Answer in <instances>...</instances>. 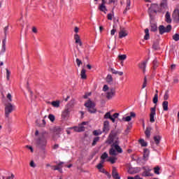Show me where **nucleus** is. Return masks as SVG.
<instances>
[{
  "label": "nucleus",
  "instance_id": "obj_1",
  "mask_svg": "<svg viewBox=\"0 0 179 179\" xmlns=\"http://www.w3.org/2000/svg\"><path fill=\"white\" fill-rule=\"evenodd\" d=\"M109 143H113V148L117 153H122V148L120 147V141L118 140V131L112 130L109 134Z\"/></svg>",
  "mask_w": 179,
  "mask_h": 179
},
{
  "label": "nucleus",
  "instance_id": "obj_2",
  "mask_svg": "<svg viewBox=\"0 0 179 179\" xmlns=\"http://www.w3.org/2000/svg\"><path fill=\"white\" fill-rule=\"evenodd\" d=\"M45 131L41 133L39 137L36 141V148H38V149H41V150H44L45 149V146H47V138H45Z\"/></svg>",
  "mask_w": 179,
  "mask_h": 179
},
{
  "label": "nucleus",
  "instance_id": "obj_3",
  "mask_svg": "<svg viewBox=\"0 0 179 179\" xmlns=\"http://www.w3.org/2000/svg\"><path fill=\"white\" fill-rule=\"evenodd\" d=\"M16 110V106L12 104L11 103H8L5 106V116L6 118H9V115H10L11 113H13Z\"/></svg>",
  "mask_w": 179,
  "mask_h": 179
},
{
  "label": "nucleus",
  "instance_id": "obj_4",
  "mask_svg": "<svg viewBox=\"0 0 179 179\" xmlns=\"http://www.w3.org/2000/svg\"><path fill=\"white\" fill-rule=\"evenodd\" d=\"M85 107H87V110L89 113L91 114H94L96 113V104H94V102L92 101L90 99H89L85 103Z\"/></svg>",
  "mask_w": 179,
  "mask_h": 179
},
{
  "label": "nucleus",
  "instance_id": "obj_5",
  "mask_svg": "<svg viewBox=\"0 0 179 179\" xmlns=\"http://www.w3.org/2000/svg\"><path fill=\"white\" fill-rule=\"evenodd\" d=\"M159 34H164V33H170L171 31V25L169 24L166 27L159 25Z\"/></svg>",
  "mask_w": 179,
  "mask_h": 179
},
{
  "label": "nucleus",
  "instance_id": "obj_6",
  "mask_svg": "<svg viewBox=\"0 0 179 179\" xmlns=\"http://www.w3.org/2000/svg\"><path fill=\"white\" fill-rule=\"evenodd\" d=\"M172 17L173 19V22L176 23H178L179 22V9L176 8L173 10L172 13Z\"/></svg>",
  "mask_w": 179,
  "mask_h": 179
},
{
  "label": "nucleus",
  "instance_id": "obj_7",
  "mask_svg": "<svg viewBox=\"0 0 179 179\" xmlns=\"http://www.w3.org/2000/svg\"><path fill=\"white\" fill-rule=\"evenodd\" d=\"M155 115H156V105L150 108V122H155Z\"/></svg>",
  "mask_w": 179,
  "mask_h": 179
},
{
  "label": "nucleus",
  "instance_id": "obj_8",
  "mask_svg": "<svg viewBox=\"0 0 179 179\" xmlns=\"http://www.w3.org/2000/svg\"><path fill=\"white\" fill-rule=\"evenodd\" d=\"M115 96V89L110 88V90L106 93V99L111 100L113 97Z\"/></svg>",
  "mask_w": 179,
  "mask_h": 179
},
{
  "label": "nucleus",
  "instance_id": "obj_9",
  "mask_svg": "<svg viewBox=\"0 0 179 179\" xmlns=\"http://www.w3.org/2000/svg\"><path fill=\"white\" fill-rule=\"evenodd\" d=\"M71 110L69 108L64 109V110L62 113V118L63 120H66V118H69Z\"/></svg>",
  "mask_w": 179,
  "mask_h": 179
},
{
  "label": "nucleus",
  "instance_id": "obj_10",
  "mask_svg": "<svg viewBox=\"0 0 179 179\" xmlns=\"http://www.w3.org/2000/svg\"><path fill=\"white\" fill-rule=\"evenodd\" d=\"M128 36V31L125 30V28L120 27V31H119V38H124Z\"/></svg>",
  "mask_w": 179,
  "mask_h": 179
},
{
  "label": "nucleus",
  "instance_id": "obj_11",
  "mask_svg": "<svg viewBox=\"0 0 179 179\" xmlns=\"http://www.w3.org/2000/svg\"><path fill=\"white\" fill-rule=\"evenodd\" d=\"M62 164H64V162H60L57 166H52L51 169L52 170H57L59 173H62Z\"/></svg>",
  "mask_w": 179,
  "mask_h": 179
},
{
  "label": "nucleus",
  "instance_id": "obj_12",
  "mask_svg": "<svg viewBox=\"0 0 179 179\" xmlns=\"http://www.w3.org/2000/svg\"><path fill=\"white\" fill-rule=\"evenodd\" d=\"M147 64H148V60H145L144 62H141L140 64H138V68L143 70V73H145V71H146Z\"/></svg>",
  "mask_w": 179,
  "mask_h": 179
},
{
  "label": "nucleus",
  "instance_id": "obj_13",
  "mask_svg": "<svg viewBox=\"0 0 179 179\" xmlns=\"http://www.w3.org/2000/svg\"><path fill=\"white\" fill-rule=\"evenodd\" d=\"M150 171H152V169L149 168H144V171L143 173V177H152L153 174H152Z\"/></svg>",
  "mask_w": 179,
  "mask_h": 179
},
{
  "label": "nucleus",
  "instance_id": "obj_14",
  "mask_svg": "<svg viewBox=\"0 0 179 179\" xmlns=\"http://www.w3.org/2000/svg\"><path fill=\"white\" fill-rule=\"evenodd\" d=\"M112 177L115 179H120L121 177H120V175L118 174V172H117V168L113 167L112 170Z\"/></svg>",
  "mask_w": 179,
  "mask_h": 179
},
{
  "label": "nucleus",
  "instance_id": "obj_15",
  "mask_svg": "<svg viewBox=\"0 0 179 179\" xmlns=\"http://www.w3.org/2000/svg\"><path fill=\"white\" fill-rule=\"evenodd\" d=\"M103 131L106 133L110 131V122L107 120L103 122Z\"/></svg>",
  "mask_w": 179,
  "mask_h": 179
},
{
  "label": "nucleus",
  "instance_id": "obj_16",
  "mask_svg": "<svg viewBox=\"0 0 179 179\" xmlns=\"http://www.w3.org/2000/svg\"><path fill=\"white\" fill-rule=\"evenodd\" d=\"M165 22H166V23H171V14L169 11L166 13Z\"/></svg>",
  "mask_w": 179,
  "mask_h": 179
},
{
  "label": "nucleus",
  "instance_id": "obj_17",
  "mask_svg": "<svg viewBox=\"0 0 179 179\" xmlns=\"http://www.w3.org/2000/svg\"><path fill=\"white\" fill-rule=\"evenodd\" d=\"M74 39L76 40V43L79 44V46L82 47L83 43H82V41H80V37L79 36V35H78V34H76L74 35Z\"/></svg>",
  "mask_w": 179,
  "mask_h": 179
},
{
  "label": "nucleus",
  "instance_id": "obj_18",
  "mask_svg": "<svg viewBox=\"0 0 179 179\" xmlns=\"http://www.w3.org/2000/svg\"><path fill=\"white\" fill-rule=\"evenodd\" d=\"M109 155H110V156H117V155L115 148H114V147H113V144L111 145V148L109 150Z\"/></svg>",
  "mask_w": 179,
  "mask_h": 179
},
{
  "label": "nucleus",
  "instance_id": "obj_19",
  "mask_svg": "<svg viewBox=\"0 0 179 179\" xmlns=\"http://www.w3.org/2000/svg\"><path fill=\"white\" fill-rule=\"evenodd\" d=\"M162 108L164 111H169V101H164L162 103Z\"/></svg>",
  "mask_w": 179,
  "mask_h": 179
},
{
  "label": "nucleus",
  "instance_id": "obj_20",
  "mask_svg": "<svg viewBox=\"0 0 179 179\" xmlns=\"http://www.w3.org/2000/svg\"><path fill=\"white\" fill-rule=\"evenodd\" d=\"M149 157V150L148 148H145L143 151V159L144 160H148Z\"/></svg>",
  "mask_w": 179,
  "mask_h": 179
},
{
  "label": "nucleus",
  "instance_id": "obj_21",
  "mask_svg": "<svg viewBox=\"0 0 179 179\" xmlns=\"http://www.w3.org/2000/svg\"><path fill=\"white\" fill-rule=\"evenodd\" d=\"M154 141L155 142V145H159L162 141V137L159 135L155 136Z\"/></svg>",
  "mask_w": 179,
  "mask_h": 179
},
{
  "label": "nucleus",
  "instance_id": "obj_22",
  "mask_svg": "<svg viewBox=\"0 0 179 179\" xmlns=\"http://www.w3.org/2000/svg\"><path fill=\"white\" fill-rule=\"evenodd\" d=\"M129 9H131V0H127V6L123 13H127V11L129 10Z\"/></svg>",
  "mask_w": 179,
  "mask_h": 179
},
{
  "label": "nucleus",
  "instance_id": "obj_23",
  "mask_svg": "<svg viewBox=\"0 0 179 179\" xmlns=\"http://www.w3.org/2000/svg\"><path fill=\"white\" fill-rule=\"evenodd\" d=\"M150 131H152V127H148L146 128V130L145 131V134L147 138H150Z\"/></svg>",
  "mask_w": 179,
  "mask_h": 179
},
{
  "label": "nucleus",
  "instance_id": "obj_24",
  "mask_svg": "<svg viewBox=\"0 0 179 179\" xmlns=\"http://www.w3.org/2000/svg\"><path fill=\"white\" fill-rule=\"evenodd\" d=\"M99 9L101 10V12H103L104 13H106V12H107V7H106V5L104 4H101Z\"/></svg>",
  "mask_w": 179,
  "mask_h": 179
},
{
  "label": "nucleus",
  "instance_id": "obj_25",
  "mask_svg": "<svg viewBox=\"0 0 179 179\" xmlns=\"http://www.w3.org/2000/svg\"><path fill=\"white\" fill-rule=\"evenodd\" d=\"M81 79H86L87 76H86V70L83 69L80 72Z\"/></svg>",
  "mask_w": 179,
  "mask_h": 179
},
{
  "label": "nucleus",
  "instance_id": "obj_26",
  "mask_svg": "<svg viewBox=\"0 0 179 179\" xmlns=\"http://www.w3.org/2000/svg\"><path fill=\"white\" fill-rule=\"evenodd\" d=\"M160 6L162 9H166L167 8V0H162Z\"/></svg>",
  "mask_w": 179,
  "mask_h": 179
},
{
  "label": "nucleus",
  "instance_id": "obj_27",
  "mask_svg": "<svg viewBox=\"0 0 179 179\" xmlns=\"http://www.w3.org/2000/svg\"><path fill=\"white\" fill-rule=\"evenodd\" d=\"M117 159L115 157H109L108 159H107V162H110L111 164H114V163H115V161Z\"/></svg>",
  "mask_w": 179,
  "mask_h": 179
},
{
  "label": "nucleus",
  "instance_id": "obj_28",
  "mask_svg": "<svg viewBox=\"0 0 179 179\" xmlns=\"http://www.w3.org/2000/svg\"><path fill=\"white\" fill-rule=\"evenodd\" d=\"M145 36H144V39L145 40H149V38H150V35L149 34V29H145Z\"/></svg>",
  "mask_w": 179,
  "mask_h": 179
},
{
  "label": "nucleus",
  "instance_id": "obj_29",
  "mask_svg": "<svg viewBox=\"0 0 179 179\" xmlns=\"http://www.w3.org/2000/svg\"><path fill=\"white\" fill-rule=\"evenodd\" d=\"M2 51L3 52L6 51V39H3L2 41Z\"/></svg>",
  "mask_w": 179,
  "mask_h": 179
},
{
  "label": "nucleus",
  "instance_id": "obj_30",
  "mask_svg": "<svg viewBox=\"0 0 179 179\" xmlns=\"http://www.w3.org/2000/svg\"><path fill=\"white\" fill-rule=\"evenodd\" d=\"M99 141H100V137H95L92 141V146H96Z\"/></svg>",
  "mask_w": 179,
  "mask_h": 179
},
{
  "label": "nucleus",
  "instance_id": "obj_31",
  "mask_svg": "<svg viewBox=\"0 0 179 179\" xmlns=\"http://www.w3.org/2000/svg\"><path fill=\"white\" fill-rule=\"evenodd\" d=\"M154 104H157V101H159V94H155L152 100Z\"/></svg>",
  "mask_w": 179,
  "mask_h": 179
},
{
  "label": "nucleus",
  "instance_id": "obj_32",
  "mask_svg": "<svg viewBox=\"0 0 179 179\" xmlns=\"http://www.w3.org/2000/svg\"><path fill=\"white\" fill-rule=\"evenodd\" d=\"M106 82L108 83H113V76L110 74H108L106 77Z\"/></svg>",
  "mask_w": 179,
  "mask_h": 179
},
{
  "label": "nucleus",
  "instance_id": "obj_33",
  "mask_svg": "<svg viewBox=\"0 0 179 179\" xmlns=\"http://www.w3.org/2000/svg\"><path fill=\"white\" fill-rule=\"evenodd\" d=\"M151 31H157V25L156 24H151Z\"/></svg>",
  "mask_w": 179,
  "mask_h": 179
},
{
  "label": "nucleus",
  "instance_id": "obj_34",
  "mask_svg": "<svg viewBox=\"0 0 179 179\" xmlns=\"http://www.w3.org/2000/svg\"><path fill=\"white\" fill-rule=\"evenodd\" d=\"M120 61H125L127 59V55H118Z\"/></svg>",
  "mask_w": 179,
  "mask_h": 179
},
{
  "label": "nucleus",
  "instance_id": "obj_35",
  "mask_svg": "<svg viewBox=\"0 0 179 179\" xmlns=\"http://www.w3.org/2000/svg\"><path fill=\"white\" fill-rule=\"evenodd\" d=\"M153 68L154 69H156L157 66H159V63L157 62V59H155L152 62Z\"/></svg>",
  "mask_w": 179,
  "mask_h": 179
},
{
  "label": "nucleus",
  "instance_id": "obj_36",
  "mask_svg": "<svg viewBox=\"0 0 179 179\" xmlns=\"http://www.w3.org/2000/svg\"><path fill=\"white\" fill-rule=\"evenodd\" d=\"M52 106H53V107H59V101H53L52 102Z\"/></svg>",
  "mask_w": 179,
  "mask_h": 179
},
{
  "label": "nucleus",
  "instance_id": "obj_37",
  "mask_svg": "<svg viewBox=\"0 0 179 179\" xmlns=\"http://www.w3.org/2000/svg\"><path fill=\"white\" fill-rule=\"evenodd\" d=\"M139 143L141 145V146H143V147L148 146V143L146 142H145V140H143V139H140Z\"/></svg>",
  "mask_w": 179,
  "mask_h": 179
},
{
  "label": "nucleus",
  "instance_id": "obj_38",
  "mask_svg": "<svg viewBox=\"0 0 179 179\" xmlns=\"http://www.w3.org/2000/svg\"><path fill=\"white\" fill-rule=\"evenodd\" d=\"M107 157H108V154H107V152H103L102 154V155L101 156V160H106V159H107Z\"/></svg>",
  "mask_w": 179,
  "mask_h": 179
},
{
  "label": "nucleus",
  "instance_id": "obj_39",
  "mask_svg": "<svg viewBox=\"0 0 179 179\" xmlns=\"http://www.w3.org/2000/svg\"><path fill=\"white\" fill-rule=\"evenodd\" d=\"M55 132H56V134H61V132H62V128H61L60 127H57L55 129Z\"/></svg>",
  "mask_w": 179,
  "mask_h": 179
},
{
  "label": "nucleus",
  "instance_id": "obj_40",
  "mask_svg": "<svg viewBox=\"0 0 179 179\" xmlns=\"http://www.w3.org/2000/svg\"><path fill=\"white\" fill-rule=\"evenodd\" d=\"M169 90H167L165 91V94L164 95V100H169Z\"/></svg>",
  "mask_w": 179,
  "mask_h": 179
},
{
  "label": "nucleus",
  "instance_id": "obj_41",
  "mask_svg": "<svg viewBox=\"0 0 179 179\" xmlns=\"http://www.w3.org/2000/svg\"><path fill=\"white\" fill-rule=\"evenodd\" d=\"M104 118L106 119V120H110V118H111V113H110V112H107L106 114H105V115H104Z\"/></svg>",
  "mask_w": 179,
  "mask_h": 179
},
{
  "label": "nucleus",
  "instance_id": "obj_42",
  "mask_svg": "<svg viewBox=\"0 0 179 179\" xmlns=\"http://www.w3.org/2000/svg\"><path fill=\"white\" fill-rule=\"evenodd\" d=\"M93 135H94V136H99V135H101V131L99 130H94L93 131Z\"/></svg>",
  "mask_w": 179,
  "mask_h": 179
},
{
  "label": "nucleus",
  "instance_id": "obj_43",
  "mask_svg": "<svg viewBox=\"0 0 179 179\" xmlns=\"http://www.w3.org/2000/svg\"><path fill=\"white\" fill-rule=\"evenodd\" d=\"M159 171H160V168L159 166H156L155 168H154V173L155 174H157V175L160 174V172Z\"/></svg>",
  "mask_w": 179,
  "mask_h": 179
},
{
  "label": "nucleus",
  "instance_id": "obj_44",
  "mask_svg": "<svg viewBox=\"0 0 179 179\" xmlns=\"http://www.w3.org/2000/svg\"><path fill=\"white\" fill-rule=\"evenodd\" d=\"M48 118L52 122H54V121H55V116H54V115L52 114H50Z\"/></svg>",
  "mask_w": 179,
  "mask_h": 179
},
{
  "label": "nucleus",
  "instance_id": "obj_45",
  "mask_svg": "<svg viewBox=\"0 0 179 179\" xmlns=\"http://www.w3.org/2000/svg\"><path fill=\"white\" fill-rule=\"evenodd\" d=\"M173 39L174 40V41H179V34H175L173 36Z\"/></svg>",
  "mask_w": 179,
  "mask_h": 179
},
{
  "label": "nucleus",
  "instance_id": "obj_46",
  "mask_svg": "<svg viewBox=\"0 0 179 179\" xmlns=\"http://www.w3.org/2000/svg\"><path fill=\"white\" fill-rule=\"evenodd\" d=\"M148 85V79L146 78V77L144 78V81L143 83V87L142 89H145V87H146V85Z\"/></svg>",
  "mask_w": 179,
  "mask_h": 179
},
{
  "label": "nucleus",
  "instance_id": "obj_47",
  "mask_svg": "<svg viewBox=\"0 0 179 179\" xmlns=\"http://www.w3.org/2000/svg\"><path fill=\"white\" fill-rule=\"evenodd\" d=\"M122 120L126 122H129V121H131L132 119L131 118V116H127L126 117H123Z\"/></svg>",
  "mask_w": 179,
  "mask_h": 179
},
{
  "label": "nucleus",
  "instance_id": "obj_48",
  "mask_svg": "<svg viewBox=\"0 0 179 179\" xmlns=\"http://www.w3.org/2000/svg\"><path fill=\"white\" fill-rule=\"evenodd\" d=\"M6 79L9 80V77L10 76V71L8 69H6Z\"/></svg>",
  "mask_w": 179,
  "mask_h": 179
},
{
  "label": "nucleus",
  "instance_id": "obj_49",
  "mask_svg": "<svg viewBox=\"0 0 179 179\" xmlns=\"http://www.w3.org/2000/svg\"><path fill=\"white\" fill-rule=\"evenodd\" d=\"M76 62L78 66H80V65H82V61L78 58L76 59Z\"/></svg>",
  "mask_w": 179,
  "mask_h": 179
},
{
  "label": "nucleus",
  "instance_id": "obj_50",
  "mask_svg": "<svg viewBox=\"0 0 179 179\" xmlns=\"http://www.w3.org/2000/svg\"><path fill=\"white\" fill-rule=\"evenodd\" d=\"M6 97H7L8 101H10V102L12 101V94H10V93H8V94H7V96H6Z\"/></svg>",
  "mask_w": 179,
  "mask_h": 179
},
{
  "label": "nucleus",
  "instance_id": "obj_51",
  "mask_svg": "<svg viewBox=\"0 0 179 179\" xmlns=\"http://www.w3.org/2000/svg\"><path fill=\"white\" fill-rule=\"evenodd\" d=\"M78 128H79L80 132H83V131H85V127L82 124H80L78 126Z\"/></svg>",
  "mask_w": 179,
  "mask_h": 179
},
{
  "label": "nucleus",
  "instance_id": "obj_52",
  "mask_svg": "<svg viewBox=\"0 0 179 179\" xmlns=\"http://www.w3.org/2000/svg\"><path fill=\"white\" fill-rule=\"evenodd\" d=\"M110 72H112L114 75H117V73H118V71L114 69H110Z\"/></svg>",
  "mask_w": 179,
  "mask_h": 179
},
{
  "label": "nucleus",
  "instance_id": "obj_53",
  "mask_svg": "<svg viewBox=\"0 0 179 179\" xmlns=\"http://www.w3.org/2000/svg\"><path fill=\"white\" fill-rule=\"evenodd\" d=\"M152 48H154V50H159V45L157 43H154L152 45Z\"/></svg>",
  "mask_w": 179,
  "mask_h": 179
},
{
  "label": "nucleus",
  "instance_id": "obj_54",
  "mask_svg": "<svg viewBox=\"0 0 179 179\" xmlns=\"http://www.w3.org/2000/svg\"><path fill=\"white\" fill-rule=\"evenodd\" d=\"M119 115H120V113H114V114L112 115V117H113V118H115H115H118Z\"/></svg>",
  "mask_w": 179,
  "mask_h": 179
},
{
  "label": "nucleus",
  "instance_id": "obj_55",
  "mask_svg": "<svg viewBox=\"0 0 179 179\" xmlns=\"http://www.w3.org/2000/svg\"><path fill=\"white\" fill-rule=\"evenodd\" d=\"M157 7V3H152L151 4V6L149 8V10H150V9H153V8H156Z\"/></svg>",
  "mask_w": 179,
  "mask_h": 179
},
{
  "label": "nucleus",
  "instance_id": "obj_56",
  "mask_svg": "<svg viewBox=\"0 0 179 179\" xmlns=\"http://www.w3.org/2000/svg\"><path fill=\"white\" fill-rule=\"evenodd\" d=\"M107 90H108V85H105L103 87V92H107Z\"/></svg>",
  "mask_w": 179,
  "mask_h": 179
},
{
  "label": "nucleus",
  "instance_id": "obj_57",
  "mask_svg": "<svg viewBox=\"0 0 179 179\" xmlns=\"http://www.w3.org/2000/svg\"><path fill=\"white\" fill-rule=\"evenodd\" d=\"M130 117H131V119H132V117L135 118V117H136V114H135V113H134V112H131L130 113Z\"/></svg>",
  "mask_w": 179,
  "mask_h": 179
},
{
  "label": "nucleus",
  "instance_id": "obj_58",
  "mask_svg": "<svg viewBox=\"0 0 179 179\" xmlns=\"http://www.w3.org/2000/svg\"><path fill=\"white\" fill-rule=\"evenodd\" d=\"M73 129L76 132H80V129H79V127H74Z\"/></svg>",
  "mask_w": 179,
  "mask_h": 179
},
{
  "label": "nucleus",
  "instance_id": "obj_59",
  "mask_svg": "<svg viewBox=\"0 0 179 179\" xmlns=\"http://www.w3.org/2000/svg\"><path fill=\"white\" fill-rule=\"evenodd\" d=\"M108 20H113V14L111 13L108 14Z\"/></svg>",
  "mask_w": 179,
  "mask_h": 179
},
{
  "label": "nucleus",
  "instance_id": "obj_60",
  "mask_svg": "<svg viewBox=\"0 0 179 179\" xmlns=\"http://www.w3.org/2000/svg\"><path fill=\"white\" fill-rule=\"evenodd\" d=\"M115 31H117V30L115 29H113L110 31V34H111V36H114V34H115Z\"/></svg>",
  "mask_w": 179,
  "mask_h": 179
},
{
  "label": "nucleus",
  "instance_id": "obj_61",
  "mask_svg": "<svg viewBox=\"0 0 179 179\" xmlns=\"http://www.w3.org/2000/svg\"><path fill=\"white\" fill-rule=\"evenodd\" d=\"M96 168L98 169V170H101L103 169V165L101 164H99Z\"/></svg>",
  "mask_w": 179,
  "mask_h": 179
},
{
  "label": "nucleus",
  "instance_id": "obj_62",
  "mask_svg": "<svg viewBox=\"0 0 179 179\" xmlns=\"http://www.w3.org/2000/svg\"><path fill=\"white\" fill-rule=\"evenodd\" d=\"M32 31H33V33L37 34V32H38L37 28H36V27H33Z\"/></svg>",
  "mask_w": 179,
  "mask_h": 179
},
{
  "label": "nucleus",
  "instance_id": "obj_63",
  "mask_svg": "<svg viewBox=\"0 0 179 179\" xmlns=\"http://www.w3.org/2000/svg\"><path fill=\"white\" fill-rule=\"evenodd\" d=\"M139 178V176H136L135 177H128L127 179H138Z\"/></svg>",
  "mask_w": 179,
  "mask_h": 179
},
{
  "label": "nucleus",
  "instance_id": "obj_64",
  "mask_svg": "<svg viewBox=\"0 0 179 179\" xmlns=\"http://www.w3.org/2000/svg\"><path fill=\"white\" fill-rule=\"evenodd\" d=\"M30 166L31 167H36V164H34V162H33V161H31V162H30Z\"/></svg>",
  "mask_w": 179,
  "mask_h": 179
}]
</instances>
